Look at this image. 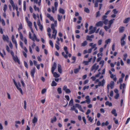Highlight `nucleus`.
<instances>
[{"label":"nucleus","instance_id":"de8ad7c7","mask_svg":"<svg viewBox=\"0 0 130 130\" xmlns=\"http://www.w3.org/2000/svg\"><path fill=\"white\" fill-rule=\"evenodd\" d=\"M89 63V62L88 61H84L83 62V63L84 64H85L86 65H88V63Z\"/></svg>","mask_w":130,"mask_h":130},{"label":"nucleus","instance_id":"774afa93","mask_svg":"<svg viewBox=\"0 0 130 130\" xmlns=\"http://www.w3.org/2000/svg\"><path fill=\"white\" fill-rule=\"evenodd\" d=\"M55 47L57 50H59L60 48L59 47L58 45L56 44L55 45Z\"/></svg>","mask_w":130,"mask_h":130},{"label":"nucleus","instance_id":"f704fd0d","mask_svg":"<svg viewBox=\"0 0 130 130\" xmlns=\"http://www.w3.org/2000/svg\"><path fill=\"white\" fill-rule=\"evenodd\" d=\"M101 15V14L100 13V11H98L96 12V18H97L98 17H100Z\"/></svg>","mask_w":130,"mask_h":130},{"label":"nucleus","instance_id":"9d476101","mask_svg":"<svg viewBox=\"0 0 130 130\" xmlns=\"http://www.w3.org/2000/svg\"><path fill=\"white\" fill-rule=\"evenodd\" d=\"M35 72V68L34 67L31 71V74L32 76L34 78V74Z\"/></svg>","mask_w":130,"mask_h":130},{"label":"nucleus","instance_id":"7ed1b4c3","mask_svg":"<svg viewBox=\"0 0 130 130\" xmlns=\"http://www.w3.org/2000/svg\"><path fill=\"white\" fill-rule=\"evenodd\" d=\"M93 28V27L92 26H90L89 27V30L90 31L89 32V34H92L96 30V27H94L93 28V29L92 30H91Z\"/></svg>","mask_w":130,"mask_h":130},{"label":"nucleus","instance_id":"69168bd1","mask_svg":"<svg viewBox=\"0 0 130 130\" xmlns=\"http://www.w3.org/2000/svg\"><path fill=\"white\" fill-rule=\"evenodd\" d=\"M115 20L114 19H113L112 20H110L109 21H108V22H109V23L112 24L113 23V20Z\"/></svg>","mask_w":130,"mask_h":130},{"label":"nucleus","instance_id":"79ce46f5","mask_svg":"<svg viewBox=\"0 0 130 130\" xmlns=\"http://www.w3.org/2000/svg\"><path fill=\"white\" fill-rule=\"evenodd\" d=\"M58 3L57 2H55L54 3V6L55 7V10L56 11L57 10V7L58 6Z\"/></svg>","mask_w":130,"mask_h":130},{"label":"nucleus","instance_id":"4468645a","mask_svg":"<svg viewBox=\"0 0 130 130\" xmlns=\"http://www.w3.org/2000/svg\"><path fill=\"white\" fill-rule=\"evenodd\" d=\"M80 66H79V68L75 69L74 70V72L75 74L79 72V70L80 69Z\"/></svg>","mask_w":130,"mask_h":130},{"label":"nucleus","instance_id":"f8f14e48","mask_svg":"<svg viewBox=\"0 0 130 130\" xmlns=\"http://www.w3.org/2000/svg\"><path fill=\"white\" fill-rule=\"evenodd\" d=\"M38 121L37 118L36 117H34L32 120V122L34 124V126L35 125V123H37Z\"/></svg>","mask_w":130,"mask_h":130},{"label":"nucleus","instance_id":"2f4dec72","mask_svg":"<svg viewBox=\"0 0 130 130\" xmlns=\"http://www.w3.org/2000/svg\"><path fill=\"white\" fill-rule=\"evenodd\" d=\"M57 119L55 116L54 117L53 119L51 120V122L53 123L54 122H56V121Z\"/></svg>","mask_w":130,"mask_h":130},{"label":"nucleus","instance_id":"cd10ccee","mask_svg":"<svg viewBox=\"0 0 130 130\" xmlns=\"http://www.w3.org/2000/svg\"><path fill=\"white\" fill-rule=\"evenodd\" d=\"M57 85V83L54 81H53L51 84L52 86H56Z\"/></svg>","mask_w":130,"mask_h":130},{"label":"nucleus","instance_id":"c9c22d12","mask_svg":"<svg viewBox=\"0 0 130 130\" xmlns=\"http://www.w3.org/2000/svg\"><path fill=\"white\" fill-rule=\"evenodd\" d=\"M62 55L66 58L67 59L68 57V56L66 54H65L64 52H63L62 53Z\"/></svg>","mask_w":130,"mask_h":130},{"label":"nucleus","instance_id":"72a5a7b5","mask_svg":"<svg viewBox=\"0 0 130 130\" xmlns=\"http://www.w3.org/2000/svg\"><path fill=\"white\" fill-rule=\"evenodd\" d=\"M84 11L87 13H89L90 12L89 10L87 8H85Z\"/></svg>","mask_w":130,"mask_h":130},{"label":"nucleus","instance_id":"6ab92c4d","mask_svg":"<svg viewBox=\"0 0 130 130\" xmlns=\"http://www.w3.org/2000/svg\"><path fill=\"white\" fill-rule=\"evenodd\" d=\"M119 29L120 32H122L124 31V27H120Z\"/></svg>","mask_w":130,"mask_h":130},{"label":"nucleus","instance_id":"09e8293b","mask_svg":"<svg viewBox=\"0 0 130 130\" xmlns=\"http://www.w3.org/2000/svg\"><path fill=\"white\" fill-rule=\"evenodd\" d=\"M76 109V107L75 106L73 105L72 107L71 108L70 110H74Z\"/></svg>","mask_w":130,"mask_h":130},{"label":"nucleus","instance_id":"c85d7f7f","mask_svg":"<svg viewBox=\"0 0 130 130\" xmlns=\"http://www.w3.org/2000/svg\"><path fill=\"white\" fill-rule=\"evenodd\" d=\"M34 8L35 10L36 11L37 10L38 12H39L40 10L39 8L38 7H37L36 5H34Z\"/></svg>","mask_w":130,"mask_h":130},{"label":"nucleus","instance_id":"423d86ee","mask_svg":"<svg viewBox=\"0 0 130 130\" xmlns=\"http://www.w3.org/2000/svg\"><path fill=\"white\" fill-rule=\"evenodd\" d=\"M57 67V64L55 62L54 63V64L52 66L51 68L52 72L53 73L54 71L56 69Z\"/></svg>","mask_w":130,"mask_h":130},{"label":"nucleus","instance_id":"412c9836","mask_svg":"<svg viewBox=\"0 0 130 130\" xmlns=\"http://www.w3.org/2000/svg\"><path fill=\"white\" fill-rule=\"evenodd\" d=\"M33 37L32 38H34L35 40H36L37 42H39L40 41V40L37 38V36L35 34H33Z\"/></svg>","mask_w":130,"mask_h":130},{"label":"nucleus","instance_id":"f257e3e1","mask_svg":"<svg viewBox=\"0 0 130 130\" xmlns=\"http://www.w3.org/2000/svg\"><path fill=\"white\" fill-rule=\"evenodd\" d=\"M13 80L14 84L17 88L20 91L21 93L23 95V92L22 89L20 88L21 87V85L20 83L18 82L17 84L14 79H13Z\"/></svg>","mask_w":130,"mask_h":130},{"label":"nucleus","instance_id":"b1692460","mask_svg":"<svg viewBox=\"0 0 130 130\" xmlns=\"http://www.w3.org/2000/svg\"><path fill=\"white\" fill-rule=\"evenodd\" d=\"M62 17V15H60L59 14H58V21L60 22L61 20Z\"/></svg>","mask_w":130,"mask_h":130},{"label":"nucleus","instance_id":"6e6d98bb","mask_svg":"<svg viewBox=\"0 0 130 130\" xmlns=\"http://www.w3.org/2000/svg\"><path fill=\"white\" fill-rule=\"evenodd\" d=\"M104 28L106 31H107V30L109 29L110 28L108 26H104Z\"/></svg>","mask_w":130,"mask_h":130},{"label":"nucleus","instance_id":"0eeeda50","mask_svg":"<svg viewBox=\"0 0 130 130\" xmlns=\"http://www.w3.org/2000/svg\"><path fill=\"white\" fill-rule=\"evenodd\" d=\"M103 24L102 21H100L97 23L95 26L96 27H102Z\"/></svg>","mask_w":130,"mask_h":130},{"label":"nucleus","instance_id":"a211bd4d","mask_svg":"<svg viewBox=\"0 0 130 130\" xmlns=\"http://www.w3.org/2000/svg\"><path fill=\"white\" fill-rule=\"evenodd\" d=\"M130 20V18L129 17L126 18L124 21L123 22L125 23H127Z\"/></svg>","mask_w":130,"mask_h":130},{"label":"nucleus","instance_id":"e433bc0d","mask_svg":"<svg viewBox=\"0 0 130 130\" xmlns=\"http://www.w3.org/2000/svg\"><path fill=\"white\" fill-rule=\"evenodd\" d=\"M26 2L24 1L23 2V9L25 11L26 9Z\"/></svg>","mask_w":130,"mask_h":130},{"label":"nucleus","instance_id":"8fccbe9b","mask_svg":"<svg viewBox=\"0 0 130 130\" xmlns=\"http://www.w3.org/2000/svg\"><path fill=\"white\" fill-rule=\"evenodd\" d=\"M89 86H85L83 88V90H85L86 89H88L89 88Z\"/></svg>","mask_w":130,"mask_h":130},{"label":"nucleus","instance_id":"aec40b11","mask_svg":"<svg viewBox=\"0 0 130 130\" xmlns=\"http://www.w3.org/2000/svg\"><path fill=\"white\" fill-rule=\"evenodd\" d=\"M116 109H113L111 112L112 114L114 115L115 116H117V113L116 112Z\"/></svg>","mask_w":130,"mask_h":130},{"label":"nucleus","instance_id":"f3484780","mask_svg":"<svg viewBox=\"0 0 130 130\" xmlns=\"http://www.w3.org/2000/svg\"><path fill=\"white\" fill-rule=\"evenodd\" d=\"M88 44V42L87 41H85L81 44V46H85L87 45Z\"/></svg>","mask_w":130,"mask_h":130},{"label":"nucleus","instance_id":"bb28decb","mask_svg":"<svg viewBox=\"0 0 130 130\" xmlns=\"http://www.w3.org/2000/svg\"><path fill=\"white\" fill-rule=\"evenodd\" d=\"M7 5L6 4H5L3 7V10L4 11V12H6V11L7 9Z\"/></svg>","mask_w":130,"mask_h":130},{"label":"nucleus","instance_id":"5701e85b","mask_svg":"<svg viewBox=\"0 0 130 130\" xmlns=\"http://www.w3.org/2000/svg\"><path fill=\"white\" fill-rule=\"evenodd\" d=\"M105 104L106 105H108L109 106H112V104L111 103L109 102L108 101H106Z\"/></svg>","mask_w":130,"mask_h":130},{"label":"nucleus","instance_id":"864d4df0","mask_svg":"<svg viewBox=\"0 0 130 130\" xmlns=\"http://www.w3.org/2000/svg\"><path fill=\"white\" fill-rule=\"evenodd\" d=\"M65 92L67 93H71V91L70 89H68L65 91Z\"/></svg>","mask_w":130,"mask_h":130},{"label":"nucleus","instance_id":"052dcab7","mask_svg":"<svg viewBox=\"0 0 130 130\" xmlns=\"http://www.w3.org/2000/svg\"><path fill=\"white\" fill-rule=\"evenodd\" d=\"M65 97L66 98V99L68 101H69L70 100V98L69 95H66L65 96Z\"/></svg>","mask_w":130,"mask_h":130},{"label":"nucleus","instance_id":"0e129e2a","mask_svg":"<svg viewBox=\"0 0 130 130\" xmlns=\"http://www.w3.org/2000/svg\"><path fill=\"white\" fill-rule=\"evenodd\" d=\"M10 47L11 48V49H12L13 48V45L12 43H11V42H10L9 45Z\"/></svg>","mask_w":130,"mask_h":130},{"label":"nucleus","instance_id":"9b49d317","mask_svg":"<svg viewBox=\"0 0 130 130\" xmlns=\"http://www.w3.org/2000/svg\"><path fill=\"white\" fill-rule=\"evenodd\" d=\"M58 70L59 73H61L62 72L61 66L60 64H58Z\"/></svg>","mask_w":130,"mask_h":130},{"label":"nucleus","instance_id":"bf43d9fd","mask_svg":"<svg viewBox=\"0 0 130 130\" xmlns=\"http://www.w3.org/2000/svg\"><path fill=\"white\" fill-rule=\"evenodd\" d=\"M119 96V93L117 94L114 97L116 99H117L118 97Z\"/></svg>","mask_w":130,"mask_h":130},{"label":"nucleus","instance_id":"338daca9","mask_svg":"<svg viewBox=\"0 0 130 130\" xmlns=\"http://www.w3.org/2000/svg\"><path fill=\"white\" fill-rule=\"evenodd\" d=\"M85 101L86 103H87L88 104H90L91 102L90 99L86 100Z\"/></svg>","mask_w":130,"mask_h":130},{"label":"nucleus","instance_id":"473e14b6","mask_svg":"<svg viewBox=\"0 0 130 130\" xmlns=\"http://www.w3.org/2000/svg\"><path fill=\"white\" fill-rule=\"evenodd\" d=\"M57 91L59 94H60L62 93L61 89L60 88H58Z\"/></svg>","mask_w":130,"mask_h":130},{"label":"nucleus","instance_id":"4c0bfd02","mask_svg":"<svg viewBox=\"0 0 130 130\" xmlns=\"http://www.w3.org/2000/svg\"><path fill=\"white\" fill-rule=\"evenodd\" d=\"M121 45L122 46H123L126 44V42L124 41H121Z\"/></svg>","mask_w":130,"mask_h":130},{"label":"nucleus","instance_id":"1a4fd4ad","mask_svg":"<svg viewBox=\"0 0 130 130\" xmlns=\"http://www.w3.org/2000/svg\"><path fill=\"white\" fill-rule=\"evenodd\" d=\"M105 83V80L104 79L102 81V82H99L98 83V85L99 86H103Z\"/></svg>","mask_w":130,"mask_h":130},{"label":"nucleus","instance_id":"4be33fe9","mask_svg":"<svg viewBox=\"0 0 130 130\" xmlns=\"http://www.w3.org/2000/svg\"><path fill=\"white\" fill-rule=\"evenodd\" d=\"M3 39L4 41L6 40L7 41L9 39L8 36H5L4 35H3Z\"/></svg>","mask_w":130,"mask_h":130},{"label":"nucleus","instance_id":"ddd939ff","mask_svg":"<svg viewBox=\"0 0 130 130\" xmlns=\"http://www.w3.org/2000/svg\"><path fill=\"white\" fill-rule=\"evenodd\" d=\"M53 75L54 76L55 78H58L60 77V75L58 74L56 72H53L52 73Z\"/></svg>","mask_w":130,"mask_h":130},{"label":"nucleus","instance_id":"a19ab883","mask_svg":"<svg viewBox=\"0 0 130 130\" xmlns=\"http://www.w3.org/2000/svg\"><path fill=\"white\" fill-rule=\"evenodd\" d=\"M73 99H71L70 101L69 105H72L73 103Z\"/></svg>","mask_w":130,"mask_h":130},{"label":"nucleus","instance_id":"680f3d73","mask_svg":"<svg viewBox=\"0 0 130 130\" xmlns=\"http://www.w3.org/2000/svg\"><path fill=\"white\" fill-rule=\"evenodd\" d=\"M46 91V90L45 89H43L41 91V93L42 94L44 93Z\"/></svg>","mask_w":130,"mask_h":130},{"label":"nucleus","instance_id":"a878e982","mask_svg":"<svg viewBox=\"0 0 130 130\" xmlns=\"http://www.w3.org/2000/svg\"><path fill=\"white\" fill-rule=\"evenodd\" d=\"M86 39L87 40L89 41H92V40L91 39L90 37V36L89 35L87 36L86 37Z\"/></svg>","mask_w":130,"mask_h":130},{"label":"nucleus","instance_id":"2eb2a0df","mask_svg":"<svg viewBox=\"0 0 130 130\" xmlns=\"http://www.w3.org/2000/svg\"><path fill=\"white\" fill-rule=\"evenodd\" d=\"M110 77L113 79V80L116 82L117 80V78L116 77V75H113V74L111 75L110 76Z\"/></svg>","mask_w":130,"mask_h":130},{"label":"nucleus","instance_id":"13d9d810","mask_svg":"<svg viewBox=\"0 0 130 130\" xmlns=\"http://www.w3.org/2000/svg\"><path fill=\"white\" fill-rule=\"evenodd\" d=\"M13 8L14 10V9H15L17 11L18 10V8L17 5L16 6H15L14 5V6L13 7Z\"/></svg>","mask_w":130,"mask_h":130},{"label":"nucleus","instance_id":"ea45409f","mask_svg":"<svg viewBox=\"0 0 130 130\" xmlns=\"http://www.w3.org/2000/svg\"><path fill=\"white\" fill-rule=\"evenodd\" d=\"M94 3V7H98V2L96 1Z\"/></svg>","mask_w":130,"mask_h":130},{"label":"nucleus","instance_id":"49530a36","mask_svg":"<svg viewBox=\"0 0 130 130\" xmlns=\"http://www.w3.org/2000/svg\"><path fill=\"white\" fill-rule=\"evenodd\" d=\"M6 49L7 50L9 53H10V50L9 48V47H8V46L7 45H6Z\"/></svg>","mask_w":130,"mask_h":130},{"label":"nucleus","instance_id":"37998d69","mask_svg":"<svg viewBox=\"0 0 130 130\" xmlns=\"http://www.w3.org/2000/svg\"><path fill=\"white\" fill-rule=\"evenodd\" d=\"M10 2L12 5V7H13L14 6V2L12 0H10Z\"/></svg>","mask_w":130,"mask_h":130},{"label":"nucleus","instance_id":"7c9ffc66","mask_svg":"<svg viewBox=\"0 0 130 130\" xmlns=\"http://www.w3.org/2000/svg\"><path fill=\"white\" fill-rule=\"evenodd\" d=\"M20 39L22 40L23 41V35H22V34L21 32H20Z\"/></svg>","mask_w":130,"mask_h":130},{"label":"nucleus","instance_id":"5fc2aeb1","mask_svg":"<svg viewBox=\"0 0 130 130\" xmlns=\"http://www.w3.org/2000/svg\"><path fill=\"white\" fill-rule=\"evenodd\" d=\"M34 26L35 28L36 29V30H38V29H37V25L36 24V22H34Z\"/></svg>","mask_w":130,"mask_h":130},{"label":"nucleus","instance_id":"6e6552de","mask_svg":"<svg viewBox=\"0 0 130 130\" xmlns=\"http://www.w3.org/2000/svg\"><path fill=\"white\" fill-rule=\"evenodd\" d=\"M13 59L16 62H17L19 64H20V61L17 56L13 57Z\"/></svg>","mask_w":130,"mask_h":130},{"label":"nucleus","instance_id":"f03ea898","mask_svg":"<svg viewBox=\"0 0 130 130\" xmlns=\"http://www.w3.org/2000/svg\"><path fill=\"white\" fill-rule=\"evenodd\" d=\"M107 16L106 15H103L102 17V21L105 25H107L108 22V20L107 19Z\"/></svg>","mask_w":130,"mask_h":130},{"label":"nucleus","instance_id":"c756f323","mask_svg":"<svg viewBox=\"0 0 130 130\" xmlns=\"http://www.w3.org/2000/svg\"><path fill=\"white\" fill-rule=\"evenodd\" d=\"M29 38L30 39H31L33 41H35V39H34V38H32V37H31V34L30 32H29Z\"/></svg>","mask_w":130,"mask_h":130},{"label":"nucleus","instance_id":"20e7f679","mask_svg":"<svg viewBox=\"0 0 130 130\" xmlns=\"http://www.w3.org/2000/svg\"><path fill=\"white\" fill-rule=\"evenodd\" d=\"M115 83L113 81H111L110 84L108 85L107 86V88L108 90V92H109V89L110 87L111 89H112L114 87Z\"/></svg>","mask_w":130,"mask_h":130},{"label":"nucleus","instance_id":"603ef678","mask_svg":"<svg viewBox=\"0 0 130 130\" xmlns=\"http://www.w3.org/2000/svg\"><path fill=\"white\" fill-rule=\"evenodd\" d=\"M24 63L25 66L28 69V65L27 63L25 62V61H24Z\"/></svg>","mask_w":130,"mask_h":130},{"label":"nucleus","instance_id":"58836bf2","mask_svg":"<svg viewBox=\"0 0 130 130\" xmlns=\"http://www.w3.org/2000/svg\"><path fill=\"white\" fill-rule=\"evenodd\" d=\"M111 41V39H108L105 41V43L108 44V43H110Z\"/></svg>","mask_w":130,"mask_h":130},{"label":"nucleus","instance_id":"3c124183","mask_svg":"<svg viewBox=\"0 0 130 130\" xmlns=\"http://www.w3.org/2000/svg\"><path fill=\"white\" fill-rule=\"evenodd\" d=\"M102 39L99 40L98 41V44L99 45H100L102 44Z\"/></svg>","mask_w":130,"mask_h":130},{"label":"nucleus","instance_id":"39448f33","mask_svg":"<svg viewBox=\"0 0 130 130\" xmlns=\"http://www.w3.org/2000/svg\"><path fill=\"white\" fill-rule=\"evenodd\" d=\"M99 67V66H96V64L95 63L92 67L91 69V71H92L93 70L96 71L98 69Z\"/></svg>","mask_w":130,"mask_h":130},{"label":"nucleus","instance_id":"4d7b16f0","mask_svg":"<svg viewBox=\"0 0 130 130\" xmlns=\"http://www.w3.org/2000/svg\"><path fill=\"white\" fill-rule=\"evenodd\" d=\"M55 25L53 24H52L51 25V28L52 30H54L55 29Z\"/></svg>","mask_w":130,"mask_h":130},{"label":"nucleus","instance_id":"e2e57ef3","mask_svg":"<svg viewBox=\"0 0 130 130\" xmlns=\"http://www.w3.org/2000/svg\"><path fill=\"white\" fill-rule=\"evenodd\" d=\"M12 40L13 43L15 44L17 43V41L15 40L13 37V38L12 39Z\"/></svg>","mask_w":130,"mask_h":130},{"label":"nucleus","instance_id":"393cba45","mask_svg":"<svg viewBox=\"0 0 130 130\" xmlns=\"http://www.w3.org/2000/svg\"><path fill=\"white\" fill-rule=\"evenodd\" d=\"M28 26L30 28L32 27V23L30 21H28L27 22Z\"/></svg>","mask_w":130,"mask_h":130},{"label":"nucleus","instance_id":"dca6fc26","mask_svg":"<svg viewBox=\"0 0 130 130\" xmlns=\"http://www.w3.org/2000/svg\"><path fill=\"white\" fill-rule=\"evenodd\" d=\"M58 11L59 12L62 14H64L65 13V11L64 10L61 8H60L59 10Z\"/></svg>","mask_w":130,"mask_h":130},{"label":"nucleus","instance_id":"c03bdc74","mask_svg":"<svg viewBox=\"0 0 130 130\" xmlns=\"http://www.w3.org/2000/svg\"><path fill=\"white\" fill-rule=\"evenodd\" d=\"M99 34L101 35L102 36H103L104 34V32H102V30H101L99 32Z\"/></svg>","mask_w":130,"mask_h":130},{"label":"nucleus","instance_id":"a18cd8bd","mask_svg":"<svg viewBox=\"0 0 130 130\" xmlns=\"http://www.w3.org/2000/svg\"><path fill=\"white\" fill-rule=\"evenodd\" d=\"M49 44L52 47H53V42L51 40H50L49 41Z\"/></svg>","mask_w":130,"mask_h":130}]
</instances>
